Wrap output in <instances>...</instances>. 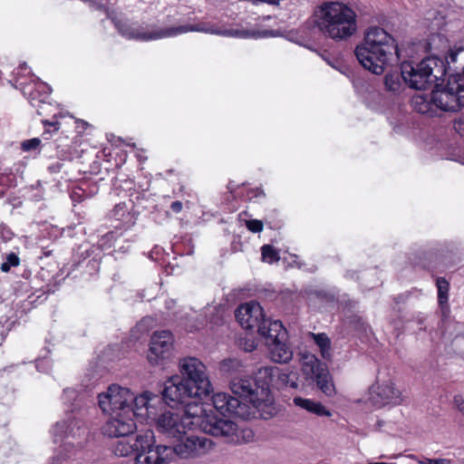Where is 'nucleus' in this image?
<instances>
[{"instance_id":"obj_1","label":"nucleus","mask_w":464,"mask_h":464,"mask_svg":"<svg viewBox=\"0 0 464 464\" xmlns=\"http://www.w3.org/2000/svg\"><path fill=\"white\" fill-rule=\"evenodd\" d=\"M162 401H165L163 396L144 392L135 401L136 417L141 421L154 424L159 433L170 439H179L186 434L189 425H198L205 433L222 437L227 442L240 441L237 425L232 420L210 415L203 416L204 410L197 403H191V411L187 410L184 415L169 411H162Z\"/></svg>"},{"instance_id":"obj_2","label":"nucleus","mask_w":464,"mask_h":464,"mask_svg":"<svg viewBox=\"0 0 464 464\" xmlns=\"http://www.w3.org/2000/svg\"><path fill=\"white\" fill-rule=\"evenodd\" d=\"M181 376L174 375L165 382L162 391L165 403L174 407L187 404L188 400L208 396L212 392V385L206 365L196 357L180 360Z\"/></svg>"},{"instance_id":"obj_3","label":"nucleus","mask_w":464,"mask_h":464,"mask_svg":"<svg viewBox=\"0 0 464 464\" xmlns=\"http://www.w3.org/2000/svg\"><path fill=\"white\" fill-rule=\"evenodd\" d=\"M359 63L374 74L397 64L401 58L398 45L393 37L381 27H371L364 35L362 44L355 49Z\"/></svg>"},{"instance_id":"obj_4","label":"nucleus","mask_w":464,"mask_h":464,"mask_svg":"<svg viewBox=\"0 0 464 464\" xmlns=\"http://www.w3.org/2000/svg\"><path fill=\"white\" fill-rule=\"evenodd\" d=\"M115 25L119 33L128 39H136L140 41H151L162 38L175 37L188 32H200L227 37L237 38H264L275 36L273 31L264 30H238L226 29L221 30L209 25L206 23H198L196 24H183L178 26H170L167 28H159L152 31H145L140 28H133L130 24L122 22H115Z\"/></svg>"},{"instance_id":"obj_5","label":"nucleus","mask_w":464,"mask_h":464,"mask_svg":"<svg viewBox=\"0 0 464 464\" xmlns=\"http://www.w3.org/2000/svg\"><path fill=\"white\" fill-rule=\"evenodd\" d=\"M314 23L326 37L335 41L346 40L357 30V15L344 4L324 3L314 14Z\"/></svg>"},{"instance_id":"obj_6","label":"nucleus","mask_w":464,"mask_h":464,"mask_svg":"<svg viewBox=\"0 0 464 464\" xmlns=\"http://www.w3.org/2000/svg\"><path fill=\"white\" fill-rule=\"evenodd\" d=\"M83 417V411L76 406L68 410L66 418L57 421L51 430L53 442H63L64 450L67 447L82 448L87 436Z\"/></svg>"},{"instance_id":"obj_7","label":"nucleus","mask_w":464,"mask_h":464,"mask_svg":"<svg viewBox=\"0 0 464 464\" xmlns=\"http://www.w3.org/2000/svg\"><path fill=\"white\" fill-rule=\"evenodd\" d=\"M439 63H442L441 61L434 57H427L415 65L408 62L402 63L401 77L403 82L412 89H426L440 78L439 75L434 73Z\"/></svg>"},{"instance_id":"obj_8","label":"nucleus","mask_w":464,"mask_h":464,"mask_svg":"<svg viewBox=\"0 0 464 464\" xmlns=\"http://www.w3.org/2000/svg\"><path fill=\"white\" fill-rule=\"evenodd\" d=\"M139 451L135 464H169L173 461L170 446L156 444L154 432L150 430L137 436Z\"/></svg>"},{"instance_id":"obj_9","label":"nucleus","mask_w":464,"mask_h":464,"mask_svg":"<svg viewBox=\"0 0 464 464\" xmlns=\"http://www.w3.org/2000/svg\"><path fill=\"white\" fill-rule=\"evenodd\" d=\"M263 337L272 361L277 363H287L292 360L294 352L287 343L286 332L280 321L270 322L267 334Z\"/></svg>"},{"instance_id":"obj_10","label":"nucleus","mask_w":464,"mask_h":464,"mask_svg":"<svg viewBox=\"0 0 464 464\" xmlns=\"http://www.w3.org/2000/svg\"><path fill=\"white\" fill-rule=\"evenodd\" d=\"M432 93L438 111H455L464 106V81H460L459 74L450 79L445 88Z\"/></svg>"},{"instance_id":"obj_11","label":"nucleus","mask_w":464,"mask_h":464,"mask_svg":"<svg viewBox=\"0 0 464 464\" xmlns=\"http://www.w3.org/2000/svg\"><path fill=\"white\" fill-rule=\"evenodd\" d=\"M137 397L130 389L111 384L105 392L99 394L98 404L102 411L106 413L127 411V409H133L131 405L132 403L135 405Z\"/></svg>"},{"instance_id":"obj_12","label":"nucleus","mask_w":464,"mask_h":464,"mask_svg":"<svg viewBox=\"0 0 464 464\" xmlns=\"http://www.w3.org/2000/svg\"><path fill=\"white\" fill-rule=\"evenodd\" d=\"M178 440V443L171 447L173 460L176 457L182 459L202 457L214 446L211 440L202 436L190 435L186 438L181 436Z\"/></svg>"},{"instance_id":"obj_13","label":"nucleus","mask_w":464,"mask_h":464,"mask_svg":"<svg viewBox=\"0 0 464 464\" xmlns=\"http://www.w3.org/2000/svg\"><path fill=\"white\" fill-rule=\"evenodd\" d=\"M235 315L243 328L249 330L256 328L257 333L261 336L267 334L268 324L273 322L270 319L265 318L263 308L256 302L240 304L237 308Z\"/></svg>"},{"instance_id":"obj_14","label":"nucleus","mask_w":464,"mask_h":464,"mask_svg":"<svg viewBox=\"0 0 464 464\" xmlns=\"http://www.w3.org/2000/svg\"><path fill=\"white\" fill-rule=\"evenodd\" d=\"M303 361L304 374L315 381L317 387L326 396H333L335 393V389L327 366L314 354L304 355Z\"/></svg>"},{"instance_id":"obj_15","label":"nucleus","mask_w":464,"mask_h":464,"mask_svg":"<svg viewBox=\"0 0 464 464\" xmlns=\"http://www.w3.org/2000/svg\"><path fill=\"white\" fill-rule=\"evenodd\" d=\"M111 417L102 427L104 435L111 438L128 437L136 430L133 416H136L135 407L127 409V411L109 413Z\"/></svg>"},{"instance_id":"obj_16","label":"nucleus","mask_w":464,"mask_h":464,"mask_svg":"<svg viewBox=\"0 0 464 464\" xmlns=\"http://www.w3.org/2000/svg\"><path fill=\"white\" fill-rule=\"evenodd\" d=\"M369 401L378 408L386 405H399L402 402L401 392L392 380L377 381L369 390Z\"/></svg>"},{"instance_id":"obj_17","label":"nucleus","mask_w":464,"mask_h":464,"mask_svg":"<svg viewBox=\"0 0 464 464\" xmlns=\"http://www.w3.org/2000/svg\"><path fill=\"white\" fill-rule=\"evenodd\" d=\"M173 336L169 331L155 332L150 338L147 355L151 365H160L168 360L172 353Z\"/></svg>"},{"instance_id":"obj_18","label":"nucleus","mask_w":464,"mask_h":464,"mask_svg":"<svg viewBox=\"0 0 464 464\" xmlns=\"http://www.w3.org/2000/svg\"><path fill=\"white\" fill-rule=\"evenodd\" d=\"M230 389L235 395L244 398L256 409L266 402V400L260 395L257 383L246 376L233 377L230 381Z\"/></svg>"},{"instance_id":"obj_19","label":"nucleus","mask_w":464,"mask_h":464,"mask_svg":"<svg viewBox=\"0 0 464 464\" xmlns=\"http://www.w3.org/2000/svg\"><path fill=\"white\" fill-rule=\"evenodd\" d=\"M19 85L23 87L24 95H28V101L30 104L36 109L39 115L45 113L51 104L47 102L52 89L46 83L39 81L34 82V89L31 90L29 85H25L24 82H19Z\"/></svg>"},{"instance_id":"obj_20","label":"nucleus","mask_w":464,"mask_h":464,"mask_svg":"<svg viewBox=\"0 0 464 464\" xmlns=\"http://www.w3.org/2000/svg\"><path fill=\"white\" fill-rule=\"evenodd\" d=\"M214 408L222 415L227 413L242 417L244 415L243 403L226 392L215 393L212 398Z\"/></svg>"},{"instance_id":"obj_21","label":"nucleus","mask_w":464,"mask_h":464,"mask_svg":"<svg viewBox=\"0 0 464 464\" xmlns=\"http://www.w3.org/2000/svg\"><path fill=\"white\" fill-rule=\"evenodd\" d=\"M278 372V368L274 366H264L260 367L256 372L255 382L257 383V387L260 392L262 398L268 401L269 395V383L272 382L275 373Z\"/></svg>"},{"instance_id":"obj_22","label":"nucleus","mask_w":464,"mask_h":464,"mask_svg":"<svg viewBox=\"0 0 464 464\" xmlns=\"http://www.w3.org/2000/svg\"><path fill=\"white\" fill-rule=\"evenodd\" d=\"M411 105L415 111L430 117L438 115L437 107L433 102V93L430 95L417 94L411 99Z\"/></svg>"},{"instance_id":"obj_23","label":"nucleus","mask_w":464,"mask_h":464,"mask_svg":"<svg viewBox=\"0 0 464 464\" xmlns=\"http://www.w3.org/2000/svg\"><path fill=\"white\" fill-rule=\"evenodd\" d=\"M293 402L295 406L305 410L306 411L315 414L317 416L330 417L332 413L321 402L315 401L311 399L302 397H295Z\"/></svg>"},{"instance_id":"obj_24","label":"nucleus","mask_w":464,"mask_h":464,"mask_svg":"<svg viewBox=\"0 0 464 464\" xmlns=\"http://www.w3.org/2000/svg\"><path fill=\"white\" fill-rule=\"evenodd\" d=\"M116 444L113 447V452L115 455L120 457H127L133 452L136 454L139 451L137 437L134 439L130 436L128 437H120Z\"/></svg>"},{"instance_id":"obj_25","label":"nucleus","mask_w":464,"mask_h":464,"mask_svg":"<svg viewBox=\"0 0 464 464\" xmlns=\"http://www.w3.org/2000/svg\"><path fill=\"white\" fill-rule=\"evenodd\" d=\"M311 337L320 350L321 356L325 360H330L331 353V341L326 334H313L310 333Z\"/></svg>"},{"instance_id":"obj_26","label":"nucleus","mask_w":464,"mask_h":464,"mask_svg":"<svg viewBox=\"0 0 464 464\" xmlns=\"http://www.w3.org/2000/svg\"><path fill=\"white\" fill-rule=\"evenodd\" d=\"M436 285L438 288V303L445 314V310L449 312L448 299L450 284L445 278L439 277L437 279Z\"/></svg>"},{"instance_id":"obj_27","label":"nucleus","mask_w":464,"mask_h":464,"mask_svg":"<svg viewBox=\"0 0 464 464\" xmlns=\"http://www.w3.org/2000/svg\"><path fill=\"white\" fill-rule=\"evenodd\" d=\"M402 82L403 80L401 77V72L400 73L397 72L388 73L384 78L386 89L392 92H398L401 91L402 87Z\"/></svg>"},{"instance_id":"obj_28","label":"nucleus","mask_w":464,"mask_h":464,"mask_svg":"<svg viewBox=\"0 0 464 464\" xmlns=\"http://www.w3.org/2000/svg\"><path fill=\"white\" fill-rule=\"evenodd\" d=\"M261 255L262 260L269 264L277 262L280 259L278 251L271 245H264L261 247Z\"/></svg>"},{"instance_id":"obj_29","label":"nucleus","mask_w":464,"mask_h":464,"mask_svg":"<svg viewBox=\"0 0 464 464\" xmlns=\"http://www.w3.org/2000/svg\"><path fill=\"white\" fill-rule=\"evenodd\" d=\"M242 365L237 359H226L221 362L220 370L224 372H240Z\"/></svg>"},{"instance_id":"obj_30","label":"nucleus","mask_w":464,"mask_h":464,"mask_svg":"<svg viewBox=\"0 0 464 464\" xmlns=\"http://www.w3.org/2000/svg\"><path fill=\"white\" fill-rule=\"evenodd\" d=\"M41 144V140L38 138H33L30 140H24L21 143V149L24 151H34L36 150Z\"/></svg>"},{"instance_id":"obj_31","label":"nucleus","mask_w":464,"mask_h":464,"mask_svg":"<svg viewBox=\"0 0 464 464\" xmlns=\"http://www.w3.org/2000/svg\"><path fill=\"white\" fill-rule=\"evenodd\" d=\"M246 228L253 233H259L264 228V224L258 219H249L245 221Z\"/></svg>"},{"instance_id":"obj_32","label":"nucleus","mask_w":464,"mask_h":464,"mask_svg":"<svg viewBox=\"0 0 464 464\" xmlns=\"http://www.w3.org/2000/svg\"><path fill=\"white\" fill-rule=\"evenodd\" d=\"M451 461L448 459H426L425 460L420 461V464H450Z\"/></svg>"},{"instance_id":"obj_33","label":"nucleus","mask_w":464,"mask_h":464,"mask_svg":"<svg viewBox=\"0 0 464 464\" xmlns=\"http://www.w3.org/2000/svg\"><path fill=\"white\" fill-rule=\"evenodd\" d=\"M5 261L11 266V267L17 266L20 263L19 257L14 253L8 254Z\"/></svg>"},{"instance_id":"obj_34","label":"nucleus","mask_w":464,"mask_h":464,"mask_svg":"<svg viewBox=\"0 0 464 464\" xmlns=\"http://www.w3.org/2000/svg\"><path fill=\"white\" fill-rule=\"evenodd\" d=\"M124 208V206L117 205L113 210V216L118 218H120V217H123L126 212Z\"/></svg>"},{"instance_id":"obj_35","label":"nucleus","mask_w":464,"mask_h":464,"mask_svg":"<svg viewBox=\"0 0 464 464\" xmlns=\"http://www.w3.org/2000/svg\"><path fill=\"white\" fill-rule=\"evenodd\" d=\"M170 208L174 213H179L183 208L182 202L177 200L171 203Z\"/></svg>"},{"instance_id":"obj_36","label":"nucleus","mask_w":464,"mask_h":464,"mask_svg":"<svg viewBox=\"0 0 464 464\" xmlns=\"http://www.w3.org/2000/svg\"><path fill=\"white\" fill-rule=\"evenodd\" d=\"M76 398V392L73 390L66 389L63 391V399L70 400Z\"/></svg>"},{"instance_id":"obj_37","label":"nucleus","mask_w":464,"mask_h":464,"mask_svg":"<svg viewBox=\"0 0 464 464\" xmlns=\"http://www.w3.org/2000/svg\"><path fill=\"white\" fill-rule=\"evenodd\" d=\"M454 401L459 411L464 414V400L460 397H455Z\"/></svg>"},{"instance_id":"obj_38","label":"nucleus","mask_w":464,"mask_h":464,"mask_svg":"<svg viewBox=\"0 0 464 464\" xmlns=\"http://www.w3.org/2000/svg\"><path fill=\"white\" fill-rule=\"evenodd\" d=\"M12 233L5 227H0V237L4 239L8 240L11 238Z\"/></svg>"},{"instance_id":"obj_39","label":"nucleus","mask_w":464,"mask_h":464,"mask_svg":"<svg viewBox=\"0 0 464 464\" xmlns=\"http://www.w3.org/2000/svg\"><path fill=\"white\" fill-rule=\"evenodd\" d=\"M65 461H66V459L64 457H61V456L57 455L53 458L51 464H64Z\"/></svg>"},{"instance_id":"obj_40","label":"nucleus","mask_w":464,"mask_h":464,"mask_svg":"<svg viewBox=\"0 0 464 464\" xmlns=\"http://www.w3.org/2000/svg\"><path fill=\"white\" fill-rule=\"evenodd\" d=\"M464 124V122L461 121V120H459V121H456L455 123H454V129L459 132L461 135L464 134V132L461 131V129H462V125Z\"/></svg>"},{"instance_id":"obj_41","label":"nucleus","mask_w":464,"mask_h":464,"mask_svg":"<svg viewBox=\"0 0 464 464\" xmlns=\"http://www.w3.org/2000/svg\"><path fill=\"white\" fill-rule=\"evenodd\" d=\"M10 268H11V266H10V265H8V263H7L6 261H5V262H4V263L1 265V266H0L1 271H2V272H5V273L8 272V271L10 270Z\"/></svg>"},{"instance_id":"obj_42","label":"nucleus","mask_w":464,"mask_h":464,"mask_svg":"<svg viewBox=\"0 0 464 464\" xmlns=\"http://www.w3.org/2000/svg\"><path fill=\"white\" fill-rule=\"evenodd\" d=\"M358 327L363 331H366V324L364 322H362L360 318H357Z\"/></svg>"},{"instance_id":"obj_43","label":"nucleus","mask_w":464,"mask_h":464,"mask_svg":"<svg viewBox=\"0 0 464 464\" xmlns=\"http://www.w3.org/2000/svg\"><path fill=\"white\" fill-rule=\"evenodd\" d=\"M286 383L293 389H296L298 387V383L295 380H289V381H287Z\"/></svg>"},{"instance_id":"obj_44","label":"nucleus","mask_w":464,"mask_h":464,"mask_svg":"<svg viewBox=\"0 0 464 464\" xmlns=\"http://www.w3.org/2000/svg\"><path fill=\"white\" fill-rule=\"evenodd\" d=\"M27 69V66L25 63L22 64L19 68H17V72L15 74L18 76L22 73V72L25 71Z\"/></svg>"},{"instance_id":"obj_45","label":"nucleus","mask_w":464,"mask_h":464,"mask_svg":"<svg viewBox=\"0 0 464 464\" xmlns=\"http://www.w3.org/2000/svg\"><path fill=\"white\" fill-rule=\"evenodd\" d=\"M241 432H242V438H243L244 440H246V433H247V437H252V431L251 430H242Z\"/></svg>"},{"instance_id":"obj_46","label":"nucleus","mask_w":464,"mask_h":464,"mask_svg":"<svg viewBox=\"0 0 464 464\" xmlns=\"http://www.w3.org/2000/svg\"><path fill=\"white\" fill-rule=\"evenodd\" d=\"M43 123H44V125H47V124H48V125L54 126V127H55V130H58V128L56 127L57 122H49V121H43Z\"/></svg>"},{"instance_id":"obj_47","label":"nucleus","mask_w":464,"mask_h":464,"mask_svg":"<svg viewBox=\"0 0 464 464\" xmlns=\"http://www.w3.org/2000/svg\"><path fill=\"white\" fill-rule=\"evenodd\" d=\"M354 276H355L354 273H352V274L347 273V276H349L351 278H354Z\"/></svg>"},{"instance_id":"obj_48","label":"nucleus","mask_w":464,"mask_h":464,"mask_svg":"<svg viewBox=\"0 0 464 464\" xmlns=\"http://www.w3.org/2000/svg\"><path fill=\"white\" fill-rule=\"evenodd\" d=\"M254 348H255V345H254V343H251V344H250V347H249V349H247V350H248V351H252V350H253Z\"/></svg>"},{"instance_id":"obj_49","label":"nucleus","mask_w":464,"mask_h":464,"mask_svg":"<svg viewBox=\"0 0 464 464\" xmlns=\"http://www.w3.org/2000/svg\"><path fill=\"white\" fill-rule=\"evenodd\" d=\"M5 191L3 189H0V198L4 197Z\"/></svg>"},{"instance_id":"obj_50","label":"nucleus","mask_w":464,"mask_h":464,"mask_svg":"<svg viewBox=\"0 0 464 464\" xmlns=\"http://www.w3.org/2000/svg\"><path fill=\"white\" fill-rule=\"evenodd\" d=\"M169 304H174L173 300H170L169 302L167 303L168 307H169Z\"/></svg>"}]
</instances>
